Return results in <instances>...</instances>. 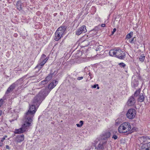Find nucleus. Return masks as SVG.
<instances>
[{"mask_svg": "<svg viewBox=\"0 0 150 150\" xmlns=\"http://www.w3.org/2000/svg\"><path fill=\"white\" fill-rule=\"evenodd\" d=\"M49 93L47 90H42L35 97L33 100V104L30 106L29 110L26 113L25 118L26 120L21 127L16 130L15 133L20 134L26 131L27 127L31 125L32 119L37 108Z\"/></svg>", "mask_w": 150, "mask_h": 150, "instance_id": "f257e3e1", "label": "nucleus"}, {"mask_svg": "<svg viewBox=\"0 0 150 150\" xmlns=\"http://www.w3.org/2000/svg\"><path fill=\"white\" fill-rule=\"evenodd\" d=\"M131 125L130 123L125 122L122 124L119 127L118 131L120 133H125L129 131L130 133L134 131L135 128L134 127L131 129Z\"/></svg>", "mask_w": 150, "mask_h": 150, "instance_id": "f03ea898", "label": "nucleus"}, {"mask_svg": "<svg viewBox=\"0 0 150 150\" xmlns=\"http://www.w3.org/2000/svg\"><path fill=\"white\" fill-rule=\"evenodd\" d=\"M65 30L64 27H60L57 29L55 33L54 40L55 41H58L63 37Z\"/></svg>", "mask_w": 150, "mask_h": 150, "instance_id": "7ed1b4c3", "label": "nucleus"}, {"mask_svg": "<svg viewBox=\"0 0 150 150\" xmlns=\"http://www.w3.org/2000/svg\"><path fill=\"white\" fill-rule=\"evenodd\" d=\"M136 114V110L133 109L131 108L128 110L127 114L126 116L129 119H132L134 118Z\"/></svg>", "mask_w": 150, "mask_h": 150, "instance_id": "20e7f679", "label": "nucleus"}, {"mask_svg": "<svg viewBox=\"0 0 150 150\" xmlns=\"http://www.w3.org/2000/svg\"><path fill=\"white\" fill-rule=\"evenodd\" d=\"M116 53V57L118 58L121 59H123L125 58L126 54L125 53L120 49H117Z\"/></svg>", "mask_w": 150, "mask_h": 150, "instance_id": "39448f33", "label": "nucleus"}, {"mask_svg": "<svg viewBox=\"0 0 150 150\" xmlns=\"http://www.w3.org/2000/svg\"><path fill=\"white\" fill-rule=\"evenodd\" d=\"M87 31L86 26L83 25L77 30L76 31V34L77 35H79L82 33H85Z\"/></svg>", "mask_w": 150, "mask_h": 150, "instance_id": "423d86ee", "label": "nucleus"}, {"mask_svg": "<svg viewBox=\"0 0 150 150\" xmlns=\"http://www.w3.org/2000/svg\"><path fill=\"white\" fill-rule=\"evenodd\" d=\"M135 103V100L133 96L130 97L128 99L127 103L128 106L133 105Z\"/></svg>", "mask_w": 150, "mask_h": 150, "instance_id": "0eeeda50", "label": "nucleus"}, {"mask_svg": "<svg viewBox=\"0 0 150 150\" xmlns=\"http://www.w3.org/2000/svg\"><path fill=\"white\" fill-rule=\"evenodd\" d=\"M17 85V83L16 82H15L12 83L8 88L6 92V94H8L11 92L13 91V89H15L16 86Z\"/></svg>", "mask_w": 150, "mask_h": 150, "instance_id": "6e6552de", "label": "nucleus"}, {"mask_svg": "<svg viewBox=\"0 0 150 150\" xmlns=\"http://www.w3.org/2000/svg\"><path fill=\"white\" fill-rule=\"evenodd\" d=\"M140 150H150V142L142 144L140 146Z\"/></svg>", "mask_w": 150, "mask_h": 150, "instance_id": "1a4fd4ad", "label": "nucleus"}, {"mask_svg": "<svg viewBox=\"0 0 150 150\" xmlns=\"http://www.w3.org/2000/svg\"><path fill=\"white\" fill-rule=\"evenodd\" d=\"M24 139V136L23 134L17 135L16 138V140L18 142H21Z\"/></svg>", "mask_w": 150, "mask_h": 150, "instance_id": "9d476101", "label": "nucleus"}, {"mask_svg": "<svg viewBox=\"0 0 150 150\" xmlns=\"http://www.w3.org/2000/svg\"><path fill=\"white\" fill-rule=\"evenodd\" d=\"M23 4V3L21 2V0L18 1L17 2L16 6L19 11H20L22 9V6Z\"/></svg>", "mask_w": 150, "mask_h": 150, "instance_id": "9b49d317", "label": "nucleus"}, {"mask_svg": "<svg viewBox=\"0 0 150 150\" xmlns=\"http://www.w3.org/2000/svg\"><path fill=\"white\" fill-rule=\"evenodd\" d=\"M149 138L147 137L142 136L139 138V140L141 143L147 142V140Z\"/></svg>", "mask_w": 150, "mask_h": 150, "instance_id": "f8f14e48", "label": "nucleus"}, {"mask_svg": "<svg viewBox=\"0 0 150 150\" xmlns=\"http://www.w3.org/2000/svg\"><path fill=\"white\" fill-rule=\"evenodd\" d=\"M117 50H111L109 52V54L110 56L116 57Z\"/></svg>", "mask_w": 150, "mask_h": 150, "instance_id": "ddd939ff", "label": "nucleus"}, {"mask_svg": "<svg viewBox=\"0 0 150 150\" xmlns=\"http://www.w3.org/2000/svg\"><path fill=\"white\" fill-rule=\"evenodd\" d=\"M138 85V79H134L132 80V85L134 87H137Z\"/></svg>", "mask_w": 150, "mask_h": 150, "instance_id": "4468645a", "label": "nucleus"}, {"mask_svg": "<svg viewBox=\"0 0 150 150\" xmlns=\"http://www.w3.org/2000/svg\"><path fill=\"white\" fill-rule=\"evenodd\" d=\"M111 134L110 132H105L103 134V139L105 140L109 138Z\"/></svg>", "mask_w": 150, "mask_h": 150, "instance_id": "2eb2a0df", "label": "nucleus"}, {"mask_svg": "<svg viewBox=\"0 0 150 150\" xmlns=\"http://www.w3.org/2000/svg\"><path fill=\"white\" fill-rule=\"evenodd\" d=\"M105 143L100 142L98 146V147L100 150H103L104 149Z\"/></svg>", "mask_w": 150, "mask_h": 150, "instance_id": "dca6fc26", "label": "nucleus"}, {"mask_svg": "<svg viewBox=\"0 0 150 150\" xmlns=\"http://www.w3.org/2000/svg\"><path fill=\"white\" fill-rule=\"evenodd\" d=\"M145 58V56L144 54H142L140 56L139 58V60L142 62H143Z\"/></svg>", "mask_w": 150, "mask_h": 150, "instance_id": "f3484780", "label": "nucleus"}, {"mask_svg": "<svg viewBox=\"0 0 150 150\" xmlns=\"http://www.w3.org/2000/svg\"><path fill=\"white\" fill-rule=\"evenodd\" d=\"M144 100V96L143 93H141L138 99V101L140 102H143Z\"/></svg>", "mask_w": 150, "mask_h": 150, "instance_id": "a211bd4d", "label": "nucleus"}, {"mask_svg": "<svg viewBox=\"0 0 150 150\" xmlns=\"http://www.w3.org/2000/svg\"><path fill=\"white\" fill-rule=\"evenodd\" d=\"M53 75V74H50L48 76L46 77L45 79L48 82L52 79Z\"/></svg>", "mask_w": 150, "mask_h": 150, "instance_id": "6ab92c4d", "label": "nucleus"}, {"mask_svg": "<svg viewBox=\"0 0 150 150\" xmlns=\"http://www.w3.org/2000/svg\"><path fill=\"white\" fill-rule=\"evenodd\" d=\"M55 86L54 83L52 82L49 85L48 88V89H51L54 88Z\"/></svg>", "mask_w": 150, "mask_h": 150, "instance_id": "aec40b11", "label": "nucleus"}, {"mask_svg": "<svg viewBox=\"0 0 150 150\" xmlns=\"http://www.w3.org/2000/svg\"><path fill=\"white\" fill-rule=\"evenodd\" d=\"M133 35V32H131L129 33L126 36V38L127 39L130 38Z\"/></svg>", "mask_w": 150, "mask_h": 150, "instance_id": "412c9836", "label": "nucleus"}, {"mask_svg": "<svg viewBox=\"0 0 150 150\" xmlns=\"http://www.w3.org/2000/svg\"><path fill=\"white\" fill-rule=\"evenodd\" d=\"M140 89L136 91L135 93L134 94V96L136 97H137L140 93Z\"/></svg>", "mask_w": 150, "mask_h": 150, "instance_id": "4be33fe9", "label": "nucleus"}, {"mask_svg": "<svg viewBox=\"0 0 150 150\" xmlns=\"http://www.w3.org/2000/svg\"><path fill=\"white\" fill-rule=\"evenodd\" d=\"M119 65L120 67H125L126 65L125 64V63L122 62L119 63Z\"/></svg>", "mask_w": 150, "mask_h": 150, "instance_id": "5701e85b", "label": "nucleus"}, {"mask_svg": "<svg viewBox=\"0 0 150 150\" xmlns=\"http://www.w3.org/2000/svg\"><path fill=\"white\" fill-rule=\"evenodd\" d=\"M47 83L48 82L45 79V80L42 81L40 83L41 84L44 85L45 84Z\"/></svg>", "mask_w": 150, "mask_h": 150, "instance_id": "b1692460", "label": "nucleus"}, {"mask_svg": "<svg viewBox=\"0 0 150 150\" xmlns=\"http://www.w3.org/2000/svg\"><path fill=\"white\" fill-rule=\"evenodd\" d=\"M49 58V57H47L46 58L44 59L42 61L44 63H46L47 60Z\"/></svg>", "mask_w": 150, "mask_h": 150, "instance_id": "393cba45", "label": "nucleus"}, {"mask_svg": "<svg viewBox=\"0 0 150 150\" xmlns=\"http://www.w3.org/2000/svg\"><path fill=\"white\" fill-rule=\"evenodd\" d=\"M4 100L2 99H1L0 100V105L1 106L2 105L3 103Z\"/></svg>", "mask_w": 150, "mask_h": 150, "instance_id": "a878e982", "label": "nucleus"}, {"mask_svg": "<svg viewBox=\"0 0 150 150\" xmlns=\"http://www.w3.org/2000/svg\"><path fill=\"white\" fill-rule=\"evenodd\" d=\"M52 83H54V85H55V86H56L57 84V83L58 82L56 80H54L53 81Z\"/></svg>", "mask_w": 150, "mask_h": 150, "instance_id": "bb28decb", "label": "nucleus"}, {"mask_svg": "<svg viewBox=\"0 0 150 150\" xmlns=\"http://www.w3.org/2000/svg\"><path fill=\"white\" fill-rule=\"evenodd\" d=\"M134 38H132L131 40L130 39L129 40V42L130 43H134Z\"/></svg>", "mask_w": 150, "mask_h": 150, "instance_id": "cd10ccee", "label": "nucleus"}, {"mask_svg": "<svg viewBox=\"0 0 150 150\" xmlns=\"http://www.w3.org/2000/svg\"><path fill=\"white\" fill-rule=\"evenodd\" d=\"M117 136L115 135H113L112 137V138L114 139H117Z\"/></svg>", "mask_w": 150, "mask_h": 150, "instance_id": "c85d7f7f", "label": "nucleus"}, {"mask_svg": "<svg viewBox=\"0 0 150 150\" xmlns=\"http://www.w3.org/2000/svg\"><path fill=\"white\" fill-rule=\"evenodd\" d=\"M83 77L82 76L78 77L77 78V79L78 80H80L83 79Z\"/></svg>", "mask_w": 150, "mask_h": 150, "instance_id": "c756f323", "label": "nucleus"}, {"mask_svg": "<svg viewBox=\"0 0 150 150\" xmlns=\"http://www.w3.org/2000/svg\"><path fill=\"white\" fill-rule=\"evenodd\" d=\"M98 86V84H96V85H94L93 86H92V88H96V87L97 86Z\"/></svg>", "mask_w": 150, "mask_h": 150, "instance_id": "7c9ffc66", "label": "nucleus"}, {"mask_svg": "<svg viewBox=\"0 0 150 150\" xmlns=\"http://www.w3.org/2000/svg\"><path fill=\"white\" fill-rule=\"evenodd\" d=\"M45 63H44L43 61H42L39 65H40L41 66H42L44 65L45 64Z\"/></svg>", "mask_w": 150, "mask_h": 150, "instance_id": "2f4dec72", "label": "nucleus"}, {"mask_svg": "<svg viewBox=\"0 0 150 150\" xmlns=\"http://www.w3.org/2000/svg\"><path fill=\"white\" fill-rule=\"evenodd\" d=\"M46 56L44 54H43L41 56V58H45L46 57Z\"/></svg>", "mask_w": 150, "mask_h": 150, "instance_id": "473e14b6", "label": "nucleus"}, {"mask_svg": "<svg viewBox=\"0 0 150 150\" xmlns=\"http://www.w3.org/2000/svg\"><path fill=\"white\" fill-rule=\"evenodd\" d=\"M79 123H80V125H81L82 126V125H83V121H80Z\"/></svg>", "mask_w": 150, "mask_h": 150, "instance_id": "72a5a7b5", "label": "nucleus"}, {"mask_svg": "<svg viewBox=\"0 0 150 150\" xmlns=\"http://www.w3.org/2000/svg\"><path fill=\"white\" fill-rule=\"evenodd\" d=\"M116 28H115L113 29V31H112V34H113L116 31Z\"/></svg>", "mask_w": 150, "mask_h": 150, "instance_id": "f704fd0d", "label": "nucleus"}, {"mask_svg": "<svg viewBox=\"0 0 150 150\" xmlns=\"http://www.w3.org/2000/svg\"><path fill=\"white\" fill-rule=\"evenodd\" d=\"M76 125H77V127H81L82 126L81 125H80L79 124H76Z\"/></svg>", "mask_w": 150, "mask_h": 150, "instance_id": "c9c22d12", "label": "nucleus"}, {"mask_svg": "<svg viewBox=\"0 0 150 150\" xmlns=\"http://www.w3.org/2000/svg\"><path fill=\"white\" fill-rule=\"evenodd\" d=\"M5 139V138L4 137L3 138H2L1 140H0V141L1 142H2V143H3V141H4V139Z\"/></svg>", "mask_w": 150, "mask_h": 150, "instance_id": "e433bc0d", "label": "nucleus"}, {"mask_svg": "<svg viewBox=\"0 0 150 150\" xmlns=\"http://www.w3.org/2000/svg\"><path fill=\"white\" fill-rule=\"evenodd\" d=\"M105 26V24H101V26L102 27H104Z\"/></svg>", "mask_w": 150, "mask_h": 150, "instance_id": "4c0bfd02", "label": "nucleus"}, {"mask_svg": "<svg viewBox=\"0 0 150 150\" xmlns=\"http://www.w3.org/2000/svg\"><path fill=\"white\" fill-rule=\"evenodd\" d=\"M6 148L7 149H10L8 145H6Z\"/></svg>", "mask_w": 150, "mask_h": 150, "instance_id": "58836bf2", "label": "nucleus"}, {"mask_svg": "<svg viewBox=\"0 0 150 150\" xmlns=\"http://www.w3.org/2000/svg\"><path fill=\"white\" fill-rule=\"evenodd\" d=\"M3 114L2 111L1 110H0V116L2 115Z\"/></svg>", "mask_w": 150, "mask_h": 150, "instance_id": "ea45409f", "label": "nucleus"}, {"mask_svg": "<svg viewBox=\"0 0 150 150\" xmlns=\"http://www.w3.org/2000/svg\"><path fill=\"white\" fill-rule=\"evenodd\" d=\"M3 144V143L0 141V146H2Z\"/></svg>", "mask_w": 150, "mask_h": 150, "instance_id": "a19ab883", "label": "nucleus"}, {"mask_svg": "<svg viewBox=\"0 0 150 150\" xmlns=\"http://www.w3.org/2000/svg\"><path fill=\"white\" fill-rule=\"evenodd\" d=\"M97 86V89H99V87L98 86Z\"/></svg>", "mask_w": 150, "mask_h": 150, "instance_id": "79ce46f5", "label": "nucleus"}, {"mask_svg": "<svg viewBox=\"0 0 150 150\" xmlns=\"http://www.w3.org/2000/svg\"><path fill=\"white\" fill-rule=\"evenodd\" d=\"M98 50V49H96V50Z\"/></svg>", "mask_w": 150, "mask_h": 150, "instance_id": "37998d69", "label": "nucleus"}, {"mask_svg": "<svg viewBox=\"0 0 150 150\" xmlns=\"http://www.w3.org/2000/svg\"><path fill=\"white\" fill-rule=\"evenodd\" d=\"M98 50V49H96V50Z\"/></svg>", "mask_w": 150, "mask_h": 150, "instance_id": "c03bdc74", "label": "nucleus"}, {"mask_svg": "<svg viewBox=\"0 0 150 150\" xmlns=\"http://www.w3.org/2000/svg\"><path fill=\"white\" fill-rule=\"evenodd\" d=\"M1 107V105H0V107Z\"/></svg>", "mask_w": 150, "mask_h": 150, "instance_id": "a18cd8bd", "label": "nucleus"}]
</instances>
